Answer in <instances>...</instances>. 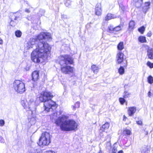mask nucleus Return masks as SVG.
Segmentation results:
<instances>
[{"label":"nucleus","instance_id":"nucleus-37","mask_svg":"<svg viewBox=\"0 0 153 153\" xmlns=\"http://www.w3.org/2000/svg\"><path fill=\"white\" fill-rule=\"evenodd\" d=\"M4 124V121L2 120H0V126H3Z\"/></svg>","mask_w":153,"mask_h":153},{"label":"nucleus","instance_id":"nucleus-16","mask_svg":"<svg viewBox=\"0 0 153 153\" xmlns=\"http://www.w3.org/2000/svg\"><path fill=\"white\" fill-rule=\"evenodd\" d=\"M91 69L94 74H97L98 72L99 68L98 66L93 65L91 66Z\"/></svg>","mask_w":153,"mask_h":153},{"label":"nucleus","instance_id":"nucleus-6","mask_svg":"<svg viewBox=\"0 0 153 153\" xmlns=\"http://www.w3.org/2000/svg\"><path fill=\"white\" fill-rule=\"evenodd\" d=\"M21 104L22 106L26 110L32 111L33 109L36 105L35 99L31 98L28 101L25 100L21 101Z\"/></svg>","mask_w":153,"mask_h":153},{"label":"nucleus","instance_id":"nucleus-7","mask_svg":"<svg viewBox=\"0 0 153 153\" xmlns=\"http://www.w3.org/2000/svg\"><path fill=\"white\" fill-rule=\"evenodd\" d=\"M13 87L18 93L22 94L25 91V84L21 81L15 80L13 83Z\"/></svg>","mask_w":153,"mask_h":153},{"label":"nucleus","instance_id":"nucleus-11","mask_svg":"<svg viewBox=\"0 0 153 153\" xmlns=\"http://www.w3.org/2000/svg\"><path fill=\"white\" fill-rule=\"evenodd\" d=\"M102 12V10H101V6L100 4H97L95 10L96 14L97 16L100 15L101 14Z\"/></svg>","mask_w":153,"mask_h":153},{"label":"nucleus","instance_id":"nucleus-3","mask_svg":"<svg viewBox=\"0 0 153 153\" xmlns=\"http://www.w3.org/2000/svg\"><path fill=\"white\" fill-rule=\"evenodd\" d=\"M53 97L50 92H43L39 97L40 101L44 102L45 110L47 112L49 111L50 110L54 109L57 107L56 102L51 100Z\"/></svg>","mask_w":153,"mask_h":153},{"label":"nucleus","instance_id":"nucleus-27","mask_svg":"<svg viewBox=\"0 0 153 153\" xmlns=\"http://www.w3.org/2000/svg\"><path fill=\"white\" fill-rule=\"evenodd\" d=\"M148 81L149 83L152 84L153 82V78L151 76H149L148 78Z\"/></svg>","mask_w":153,"mask_h":153},{"label":"nucleus","instance_id":"nucleus-10","mask_svg":"<svg viewBox=\"0 0 153 153\" xmlns=\"http://www.w3.org/2000/svg\"><path fill=\"white\" fill-rule=\"evenodd\" d=\"M32 79L34 81H36L38 80L39 77V73L37 71H35L32 73Z\"/></svg>","mask_w":153,"mask_h":153},{"label":"nucleus","instance_id":"nucleus-24","mask_svg":"<svg viewBox=\"0 0 153 153\" xmlns=\"http://www.w3.org/2000/svg\"><path fill=\"white\" fill-rule=\"evenodd\" d=\"M16 36L18 37H20L22 35L21 32L19 30L16 31L15 32Z\"/></svg>","mask_w":153,"mask_h":153},{"label":"nucleus","instance_id":"nucleus-31","mask_svg":"<svg viewBox=\"0 0 153 153\" xmlns=\"http://www.w3.org/2000/svg\"><path fill=\"white\" fill-rule=\"evenodd\" d=\"M14 13L16 16V20H17L18 18H19L21 14L20 13L18 12Z\"/></svg>","mask_w":153,"mask_h":153},{"label":"nucleus","instance_id":"nucleus-25","mask_svg":"<svg viewBox=\"0 0 153 153\" xmlns=\"http://www.w3.org/2000/svg\"><path fill=\"white\" fill-rule=\"evenodd\" d=\"M145 27L144 26H142L139 28L138 30L141 34H143L145 30Z\"/></svg>","mask_w":153,"mask_h":153},{"label":"nucleus","instance_id":"nucleus-26","mask_svg":"<svg viewBox=\"0 0 153 153\" xmlns=\"http://www.w3.org/2000/svg\"><path fill=\"white\" fill-rule=\"evenodd\" d=\"M31 42H30L28 41V42H27V45H26V47H27V48L28 49H29L30 48H33V46L32 44L31 43Z\"/></svg>","mask_w":153,"mask_h":153},{"label":"nucleus","instance_id":"nucleus-19","mask_svg":"<svg viewBox=\"0 0 153 153\" xmlns=\"http://www.w3.org/2000/svg\"><path fill=\"white\" fill-rule=\"evenodd\" d=\"M139 42L141 43L146 42V41L145 37L143 36H140L138 38Z\"/></svg>","mask_w":153,"mask_h":153},{"label":"nucleus","instance_id":"nucleus-39","mask_svg":"<svg viewBox=\"0 0 153 153\" xmlns=\"http://www.w3.org/2000/svg\"><path fill=\"white\" fill-rule=\"evenodd\" d=\"M147 149L146 148L143 149L141 151V153H147Z\"/></svg>","mask_w":153,"mask_h":153},{"label":"nucleus","instance_id":"nucleus-32","mask_svg":"<svg viewBox=\"0 0 153 153\" xmlns=\"http://www.w3.org/2000/svg\"><path fill=\"white\" fill-rule=\"evenodd\" d=\"M10 15L11 16V18L12 19L16 20V16L14 13H11Z\"/></svg>","mask_w":153,"mask_h":153},{"label":"nucleus","instance_id":"nucleus-14","mask_svg":"<svg viewBox=\"0 0 153 153\" xmlns=\"http://www.w3.org/2000/svg\"><path fill=\"white\" fill-rule=\"evenodd\" d=\"M109 127V124L108 122H106L105 124H103L102 127L100 128V130L102 131H105L107 130Z\"/></svg>","mask_w":153,"mask_h":153},{"label":"nucleus","instance_id":"nucleus-48","mask_svg":"<svg viewBox=\"0 0 153 153\" xmlns=\"http://www.w3.org/2000/svg\"><path fill=\"white\" fill-rule=\"evenodd\" d=\"M150 94H151L150 92H149L148 93V96L149 97H150L151 96V95Z\"/></svg>","mask_w":153,"mask_h":153},{"label":"nucleus","instance_id":"nucleus-8","mask_svg":"<svg viewBox=\"0 0 153 153\" xmlns=\"http://www.w3.org/2000/svg\"><path fill=\"white\" fill-rule=\"evenodd\" d=\"M124 54L120 51L118 52L117 54L116 59L117 63L118 64L121 63L123 61Z\"/></svg>","mask_w":153,"mask_h":153},{"label":"nucleus","instance_id":"nucleus-17","mask_svg":"<svg viewBox=\"0 0 153 153\" xmlns=\"http://www.w3.org/2000/svg\"><path fill=\"white\" fill-rule=\"evenodd\" d=\"M135 23L134 21H131L129 24L128 29L129 30H131L133 29L134 27Z\"/></svg>","mask_w":153,"mask_h":153},{"label":"nucleus","instance_id":"nucleus-46","mask_svg":"<svg viewBox=\"0 0 153 153\" xmlns=\"http://www.w3.org/2000/svg\"><path fill=\"white\" fill-rule=\"evenodd\" d=\"M25 11L27 13H29L30 12V10H29V9H26L25 10Z\"/></svg>","mask_w":153,"mask_h":153},{"label":"nucleus","instance_id":"nucleus-13","mask_svg":"<svg viewBox=\"0 0 153 153\" xmlns=\"http://www.w3.org/2000/svg\"><path fill=\"white\" fill-rule=\"evenodd\" d=\"M116 18L117 16L114 15L110 13H108L105 18V20L106 21H108L112 19Z\"/></svg>","mask_w":153,"mask_h":153},{"label":"nucleus","instance_id":"nucleus-1","mask_svg":"<svg viewBox=\"0 0 153 153\" xmlns=\"http://www.w3.org/2000/svg\"><path fill=\"white\" fill-rule=\"evenodd\" d=\"M51 38L50 33L45 32L40 33L36 38L40 42L37 47L31 53V59L34 62L39 63L42 60L46 59L50 53L51 47L47 43L42 41L43 39L48 40Z\"/></svg>","mask_w":153,"mask_h":153},{"label":"nucleus","instance_id":"nucleus-47","mask_svg":"<svg viewBox=\"0 0 153 153\" xmlns=\"http://www.w3.org/2000/svg\"><path fill=\"white\" fill-rule=\"evenodd\" d=\"M144 133L145 134L147 135V134H148V131H146L145 129H144Z\"/></svg>","mask_w":153,"mask_h":153},{"label":"nucleus","instance_id":"nucleus-52","mask_svg":"<svg viewBox=\"0 0 153 153\" xmlns=\"http://www.w3.org/2000/svg\"><path fill=\"white\" fill-rule=\"evenodd\" d=\"M108 143L109 144H110V143L109 142H108Z\"/></svg>","mask_w":153,"mask_h":153},{"label":"nucleus","instance_id":"nucleus-50","mask_svg":"<svg viewBox=\"0 0 153 153\" xmlns=\"http://www.w3.org/2000/svg\"><path fill=\"white\" fill-rule=\"evenodd\" d=\"M123 117H124V119H123V120H124V119H125V118H126V117L125 116H124Z\"/></svg>","mask_w":153,"mask_h":153},{"label":"nucleus","instance_id":"nucleus-28","mask_svg":"<svg viewBox=\"0 0 153 153\" xmlns=\"http://www.w3.org/2000/svg\"><path fill=\"white\" fill-rule=\"evenodd\" d=\"M123 27L122 25H119L114 28V31H119L121 30L122 27Z\"/></svg>","mask_w":153,"mask_h":153},{"label":"nucleus","instance_id":"nucleus-23","mask_svg":"<svg viewBox=\"0 0 153 153\" xmlns=\"http://www.w3.org/2000/svg\"><path fill=\"white\" fill-rule=\"evenodd\" d=\"M80 106V103L79 102H77L73 106V109L74 110H75L76 108H79Z\"/></svg>","mask_w":153,"mask_h":153},{"label":"nucleus","instance_id":"nucleus-9","mask_svg":"<svg viewBox=\"0 0 153 153\" xmlns=\"http://www.w3.org/2000/svg\"><path fill=\"white\" fill-rule=\"evenodd\" d=\"M136 108L135 107H131L128 108V113L130 116H132L135 112Z\"/></svg>","mask_w":153,"mask_h":153},{"label":"nucleus","instance_id":"nucleus-2","mask_svg":"<svg viewBox=\"0 0 153 153\" xmlns=\"http://www.w3.org/2000/svg\"><path fill=\"white\" fill-rule=\"evenodd\" d=\"M68 117L62 115L56 120L55 123L60 126L61 129L63 131H70L77 129L78 124L74 120H68Z\"/></svg>","mask_w":153,"mask_h":153},{"label":"nucleus","instance_id":"nucleus-21","mask_svg":"<svg viewBox=\"0 0 153 153\" xmlns=\"http://www.w3.org/2000/svg\"><path fill=\"white\" fill-rule=\"evenodd\" d=\"M124 68L122 66H121L118 70V72L120 74L122 75L124 74Z\"/></svg>","mask_w":153,"mask_h":153},{"label":"nucleus","instance_id":"nucleus-45","mask_svg":"<svg viewBox=\"0 0 153 153\" xmlns=\"http://www.w3.org/2000/svg\"><path fill=\"white\" fill-rule=\"evenodd\" d=\"M3 40L0 38V44L2 45L3 44Z\"/></svg>","mask_w":153,"mask_h":153},{"label":"nucleus","instance_id":"nucleus-5","mask_svg":"<svg viewBox=\"0 0 153 153\" xmlns=\"http://www.w3.org/2000/svg\"><path fill=\"white\" fill-rule=\"evenodd\" d=\"M51 136L48 132L43 133L40 138L38 143L41 146H48L51 142Z\"/></svg>","mask_w":153,"mask_h":153},{"label":"nucleus","instance_id":"nucleus-20","mask_svg":"<svg viewBox=\"0 0 153 153\" xmlns=\"http://www.w3.org/2000/svg\"><path fill=\"white\" fill-rule=\"evenodd\" d=\"M29 41L31 42L30 43H31L33 46H34L36 42H37V40L36 39V38H31L29 39Z\"/></svg>","mask_w":153,"mask_h":153},{"label":"nucleus","instance_id":"nucleus-42","mask_svg":"<svg viewBox=\"0 0 153 153\" xmlns=\"http://www.w3.org/2000/svg\"><path fill=\"white\" fill-rule=\"evenodd\" d=\"M44 153H56L54 151H49L45 152Z\"/></svg>","mask_w":153,"mask_h":153},{"label":"nucleus","instance_id":"nucleus-41","mask_svg":"<svg viewBox=\"0 0 153 153\" xmlns=\"http://www.w3.org/2000/svg\"><path fill=\"white\" fill-rule=\"evenodd\" d=\"M136 123L137 124L139 125H142V122L140 120L136 121Z\"/></svg>","mask_w":153,"mask_h":153},{"label":"nucleus","instance_id":"nucleus-34","mask_svg":"<svg viewBox=\"0 0 153 153\" xmlns=\"http://www.w3.org/2000/svg\"><path fill=\"white\" fill-rule=\"evenodd\" d=\"M119 100L120 103L122 104H123L125 102V100L123 98H119Z\"/></svg>","mask_w":153,"mask_h":153},{"label":"nucleus","instance_id":"nucleus-35","mask_svg":"<svg viewBox=\"0 0 153 153\" xmlns=\"http://www.w3.org/2000/svg\"><path fill=\"white\" fill-rule=\"evenodd\" d=\"M114 28L112 26L110 25L108 27V29L110 30V32H111V31H114Z\"/></svg>","mask_w":153,"mask_h":153},{"label":"nucleus","instance_id":"nucleus-33","mask_svg":"<svg viewBox=\"0 0 153 153\" xmlns=\"http://www.w3.org/2000/svg\"><path fill=\"white\" fill-rule=\"evenodd\" d=\"M150 4V3L149 2H146L145 3V6H146V8H144V9L148 10L149 8V6Z\"/></svg>","mask_w":153,"mask_h":153},{"label":"nucleus","instance_id":"nucleus-44","mask_svg":"<svg viewBox=\"0 0 153 153\" xmlns=\"http://www.w3.org/2000/svg\"><path fill=\"white\" fill-rule=\"evenodd\" d=\"M134 1L136 2H139L140 3H141V2L143 0H133Z\"/></svg>","mask_w":153,"mask_h":153},{"label":"nucleus","instance_id":"nucleus-12","mask_svg":"<svg viewBox=\"0 0 153 153\" xmlns=\"http://www.w3.org/2000/svg\"><path fill=\"white\" fill-rule=\"evenodd\" d=\"M147 55L149 58L152 59H153V50L152 48H149L147 50Z\"/></svg>","mask_w":153,"mask_h":153},{"label":"nucleus","instance_id":"nucleus-18","mask_svg":"<svg viewBox=\"0 0 153 153\" xmlns=\"http://www.w3.org/2000/svg\"><path fill=\"white\" fill-rule=\"evenodd\" d=\"M117 48L119 50L122 51L124 48L123 42H120L117 45Z\"/></svg>","mask_w":153,"mask_h":153},{"label":"nucleus","instance_id":"nucleus-36","mask_svg":"<svg viewBox=\"0 0 153 153\" xmlns=\"http://www.w3.org/2000/svg\"><path fill=\"white\" fill-rule=\"evenodd\" d=\"M16 23L15 22L12 20L10 22L11 25L12 26H14L16 25Z\"/></svg>","mask_w":153,"mask_h":153},{"label":"nucleus","instance_id":"nucleus-40","mask_svg":"<svg viewBox=\"0 0 153 153\" xmlns=\"http://www.w3.org/2000/svg\"><path fill=\"white\" fill-rule=\"evenodd\" d=\"M120 7L121 8L123 11H124L125 9V7L122 4L119 5Z\"/></svg>","mask_w":153,"mask_h":153},{"label":"nucleus","instance_id":"nucleus-38","mask_svg":"<svg viewBox=\"0 0 153 153\" xmlns=\"http://www.w3.org/2000/svg\"><path fill=\"white\" fill-rule=\"evenodd\" d=\"M71 3V2L69 0H67L66 1V2L65 3V4L66 6L67 7H68L69 6L70 4Z\"/></svg>","mask_w":153,"mask_h":153},{"label":"nucleus","instance_id":"nucleus-29","mask_svg":"<svg viewBox=\"0 0 153 153\" xmlns=\"http://www.w3.org/2000/svg\"><path fill=\"white\" fill-rule=\"evenodd\" d=\"M130 94L128 92H125L123 95V97L125 98H126L130 96Z\"/></svg>","mask_w":153,"mask_h":153},{"label":"nucleus","instance_id":"nucleus-4","mask_svg":"<svg viewBox=\"0 0 153 153\" xmlns=\"http://www.w3.org/2000/svg\"><path fill=\"white\" fill-rule=\"evenodd\" d=\"M59 59L62 71L65 74L72 73L73 68L68 66V65L73 63V59L67 55H61L59 57Z\"/></svg>","mask_w":153,"mask_h":153},{"label":"nucleus","instance_id":"nucleus-43","mask_svg":"<svg viewBox=\"0 0 153 153\" xmlns=\"http://www.w3.org/2000/svg\"><path fill=\"white\" fill-rule=\"evenodd\" d=\"M152 34V33L150 32L149 31L147 34V36L149 37H150Z\"/></svg>","mask_w":153,"mask_h":153},{"label":"nucleus","instance_id":"nucleus-30","mask_svg":"<svg viewBox=\"0 0 153 153\" xmlns=\"http://www.w3.org/2000/svg\"><path fill=\"white\" fill-rule=\"evenodd\" d=\"M147 65L149 66L150 68H153V63H151L150 62H148L147 63Z\"/></svg>","mask_w":153,"mask_h":153},{"label":"nucleus","instance_id":"nucleus-22","mask_svg":"<svg viewBox=\"0 0 153 153\" xmlns=\"http://www.w3.org/2000/svg\"><path fill=\"white\" fill-rule=\"evenodd\" d=\"M123 133L125 134L130 135L131 134V132L130 130L126 129L123 130Z\"/></svg>","mask_w":153,"mask_h":153},{"label":"nucleus","instance_id":"nucleus-51","mask_svg":"<svg viewBox=\"0 0 153 153\" xmlns=\"http://www.w3.org/2000/svg\"><path fill=\"white\" fill-rule=\"evenodd\" d=\"M98 153H102L101 150H100Z\"/></svg>","mask_w":153,"mask_h":153},{"label":"nucleus","instance_id":"nucleus-49","mask_svg":"<svg viewBox=\"0 0 153 153\" xmlns=\"http://www.w3.org/2000/svg\"><path fill=\"white\" fill-rule=\"evenodd\" d=\"M118 153H123V151L121 150L119 151Z\"/></svg>","mask_w":153,"mask_h":153},{"label":"nucleus","instance_id":"nucleus-53","mask_svg":"<svg viewBox=\"0 0 153 153\" xmlns=\"http://www.w3.org/2000/svg\"><path fill=\"white\" fill-rule=\"evenodd\" d=\"M1 33V32L0 31V34Z\"/></svg>","mask_w":153,"mask_h":153},{"label":"nucleus","instance_id":"nucleus-15","mask_svg":"<svg viewBox=\"0 0 153 153\" xmlns=\"http://www.w3.org/2000/svg\"><path fill=\"white\" fill-rule=\"evenodd\" d=\"M51 119L52 120V121H54V123H55L56 120L59 117H57V114L56 112H54L51 115Z\"/></svg>","mask_w":153,"mask_h":153}]
</instances>
